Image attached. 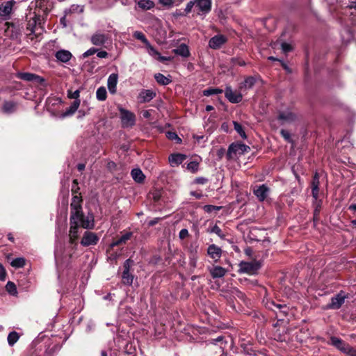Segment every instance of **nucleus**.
Returning <instances> with one entry per match:
<instances>
[{
  "label": "nucleus",
  "mask_w": 356,
  "mask_h": 356,
  "mask_svg": "<svg viewBox=\"0 0 356 356\" xmlns=\"http://www.w3.org/2000/svg\"><path fill=\"white\" fill-rule=\"evenodd\" d=\"M70 241L74 243L79 236L80 227L86 229H92L95 227V218L92 213H88L86 218H75L74 216L70 218Z\"/></svg>",
  "instance_id": "1"
},
{
  "label": "nucleus",
  "mask_w": 356,
  "mask_h": 356,
  "mask_svg": "<svg viewBox=\"0 0 356 356\" xmlns=\"http://www.w3.org/2000/svg\"><path fill=\"white\" fill-rule=\"evenodd\" d=\"M118 111L123 128H131L135 125L136 115L133 112L122 108L121 106H118Z\"/></svg>",
  "instance_id": "2"
},
{
  "label": "nucleus",
  "mask_w": 356,
  "mask_h": 356,
  "mask_svg": "<svg viewBox=\"0 0 356 356\" xmlns=\"http://www.w3.org/2000/svg\"><path fill=\"white\" fill-rule=\"evenodd\" d=\"M250 149V147L245 144L232 143L227 149L226 157L227 160H233L238 156L248 152Z\"/></svg>",
  "instance_id": "3"
},
{
  "label": "nucleus",
  "mask_w": 356,
  "mask_h": 356,
  "mask_svg": "<svg viewBox=\"0 0 356 356\" xmlns=\"http://www.w3.org/2000/svg\"><path fill=\"white\" fill-rule=\"evenodd\" d=\"M261 267V263L259 261H241L239 264L240 272L247 273L250 275H256Z\"/></svg>",
  "instance_id": "4"
},
{
  "label": "nucleus",
  "mask_w": 356,
  "mask_h": 356,
  "mask_svg": "<svg viewBox=\"0 0 356 356\" xmlns=\"http://www.w3.org/2000/svg\"><path fill=\"white\" fill-rule=\"evenodd\" d=\"M82 199L79 196H74L70 204V218H86L81 207Z\"/></svg>",
  "instance_id": "5"
},
{
  "label": "nucleus",
  "mask_w": 356,
  "mask_h": 356,
  "mask_svg": "<svg viewBox=\"0 0 356 356\" xmlns=\"http://www.w3.org/2000/svg\"><path fill=\"white\" fill-rule=\"evenodd\" d=\"M211 348L220 356H224L225 349L227 346V341L222 336H219L216 339H211L210 342Z\"/></svg>",
  "instance_id": "6"
},
{
  "label": "nucleus",
  "mask_w": 356,
  "mask_h": 356,
  "mask_svg": "<svg viewBox=\"0 0 356 356\" xmlns=\"http://www.w3.org/2000/svg\"><path fill=\"white\" fill-rule=\"evenodd\" d=\"M195 8H197L199 15H206L211 10V0H195Z\"/></svg>",
  "instance_id": "7"
},
{
  "label": "nucleus",
  "mask_w": 356,
  "mask_h": 356,
  "mask_svg": "<svg viewBox=\"0 0 356 356\" xmlns=\"http://www.w3.org/2000/svg\"><path fill=\"white\" fill-rule=\"evenodd\" d=\"M346 298H347V296L345 292L342 291H340L335 296L331 298V302L328 305V308L332 309H339L344 303Z\"/></svg>",
  "instance_id": "8"
},
{
  "label": "nucleus",
  "mask_w": 356,
  "mask_h": 356,
  "mask_svg": "<svg viewBox=\"0 0 356 356\" xmlns=\"http://www.w3.org/2000/svg\"><path fill=\"white\" fill-rule=\"evenodd\" d=\"M14 0L6 1L0 5V17L3 19H8L15 4Z\"/></svg>",
  "instance_id": "9"
},
{
  "label": "nucleus",
  "mask_w": 356,
  "mask_h": 356,
  "mask_svg": "<svg viewBox=\"0 0 356 356\" xmlns=\"http://www.w3.org/2000/svg\"><path fill=\"white\" fill-rule=\"evenodd\" d=\"M225 97L233 104L239 103L242 101L243 96L241 92L233 90L230 86H227L225 90Z\"/></svg>",
  "instance_id": "10"
},
{
  "label": "nucleus",
  "mask_w": 356,
  "mask_h": 356,
  "mask_svg": "<svg viewBox=\"0 0 356 356\" xmlns=\"http://www.w3.org/2000/svg\"><path fill=\"white\" fill-rule=\"evenodd\" d=\"M4 26H6L4 31L6 36L12 39H16L20 35V29L13 23L6 22Z\"/></svg>",
  "instance_id": "11"
},
{
  "label": "nucleus",
  "mask_w": 356,
  "mask_h": 356,
  "mask_svg": "<svg viewBox=\"0 0 356 356\" xmlns=\"http://www.w3.org/2000/svg\"><path fill=\"white\" fill-rule=\"evenodd\" d=\"M99 241V238L96 234L90 232H85L83 236L81 241L83 246H90L96 245Z\"/></svg>",
  "instance_id": "12"
},
{
  "label": "nucleus",
  "mask_w": 356,
  "mask_h": 356,
  "mask_svg": "<svg viewBox=\"0 0 356 356\" xmlns=\"http://www.w3.org/2000/svg\"><path fill=\"white\" fill-rule=\"evenodd\" d=\"M227 42V38L223 35H216L209 41V46L213 49H219Z\"/></svg>",
  "instance_id": "13"
},
{
  "label": "nucleus",
  "mask_w": 356,
  "mask_h": 356,
  "mask_svg": "<svg viewBox=\"0 0 356 356\" xmlns=\"http://www.w3.org/2000/svg\"><path fill=\"white\" fill-rule=\"evenodd\" d=\"M108 40L107 35L97 31L91 35L90 42L95 46H103Z\"/></svg>",
  "instance_id": "14"
},
{
  "label": "nucleus",
  "mask_w": 356,
  "mask_h": 356,
  "mask_svg": "<svg viewBox=\"0 0 356 356\" xmlns=\"http://www.w3.org/2000/svg\"><path fill=\"white\" fill-rule=\"evenodd\" d=\"M268 192L269 188L265 184L257 186L253 191L254 195L260 202H263L266 200L268 195Z\"/></svg>",
  "instance_id": "15"
},
{
  "label": "nucleus",
  "mask_w": 356,
  "mask_h": 356,
  "mask_svg": "<svg viewBox=\"0 0 356 356\" xmlns=\"http://www.w3.org/2000/svg\"><path fill=\"white\" fill-rule=\"evenodd\" d=\"M207 254L214 261H218L222 256V250L216 245L211 244L207 248Z\"/></svg>",
  "instance_id": "16"
},
{
  "label": "nucleus",
  "mask_w": 356,
  "mask_h": 356,
  "mask_svg": "<svg viewBox=\"0 0 356 356\" xmlns=\"http://www.w3.org/2000/svg\"><path fill=\"white\" fill-rule=\"evenodd\" d=\"M17 77L27 81H35L38 83L44 81V79L40 76L29 72H20L17 74Z\"/></svg>",
  "instance_id": "17"
},
{
  "label": "nucleus",
  "mask_w": 356,
  "mask_h": 356,
  "mask_svg": "<svg viewBox=\"0 0 356 356\" xmlns=\"http://www.w3.org/2000/svg\"><path fill=\"white\" fill-rule=\"evenodd\" d=\"M156 97V92L152 90H143L140 93L138 98L140 102H149Z\"/></svg>",
  "instance_id": "18"
},
{
  "label": "nucleus",
  "mask_w": 356,
  "mask_h": 356,
  "mask_svg": "<svg viewBox=\"0 0 356 356\" xmlns=\"http://www.w3.org/2000/svg\"><path fill=\"white\" fill-rule=\"evenodd\" d=\"M186 156L183 154H172L169 156L168 160L172 167L177 166L186 159Z\"/></svg>",
  "instance_id": "19"
},
{
  "label": "nucleus",
  "mask_w": 356,
  "mask_h": 356,
  "mask_svg": "<svg viewBox=\"0 0 356 356\" xmlns=\"http://www.w3.org/2000/svg\"><path fill=\"white\" fill-rule=\"evenodd\" d=\"M55 57L60 62L67 63L72 58V54L68 50L60 49L56 52Z\"/></svg>",
  "instance_id": "20"
},
{
  "label": "nucleus",
  "mask_w": 356,
  "mask_h": 356,
  "mask_svg": "<svg viewBox=\"0 0 356 356\" xmlns=\"http://www.w3.org/2000/svg\"><path fill=\"white\" fill-rule=\"evenodd\" d=\"M319 184V176L318 172H316L312 181V194L315 200H317L318 198Z\"/></svg>",
  "instance_id": "21"
},
{
  "label": "nucleus",
  "mask_w": 356,
  "mask_h": 356,
  "mask_svg": "<svg viewBox=\"0 0 356 356\" xmlns=\"http://www.w3.org/2000/svg\"><path fill=\"white\" fill-rule=\"evenodd\" d=\"M118 76L117 74H111L109 75L107 80L108 89L111 94L116 92V86L118 83Z\"/></svg>",
  "instance_id": "22"
},
{
  "label": "nucleus",
  "mask_w": 356,
  "mask_h": 356,
  "mask_svg": "<svg viewBox=\"0 0 356 356\" xmlns=\"http://www.w3.org/2000/svg\"><path fill=\"white\" fill-rule=\"evenodd\" d=\"M278 118L282 122V123L291 122L296 120V115L292 111L287 110L281 112Z\"/></svg>",
  "instance_id": "23"
},
{
  "label": "nucleus",
  "mask_w": 356,
  "mask_h": 356,
  "mask_svg": "<svg viewBox=\"0 0 356 356\" xmlns=\"http://www.w3.org/2000/svg\"><path fill=\"white\" fill-rule=\"evenodd\" d=\"M226 272L225 268L219 266H213L209 270V273L213 278H221L225 276Z\"/></svg>",
  "instance_id": "24"
},
{
  "label": "nucleus",
  "mask_w": 356,
  "mask_h": 356,
  "mask_svg": "<svg viewBox=\"0 0 356 356\" xmlns=\"http://www.w3.org/2000/svg\"><path fill=\"white\" fill-rule=\"evenodd\" d=\"M172 51L175 54L184 58H188L191 55L188 47L186 44H181L177 49H173Z\"/></svg>",
  "instance_id": "25"
},
{
  "label": "nucleus",
  "mask_w": 356,
  "mask_h": 356,
  "mask_svg": "<svg viewBox=\"0 0 356 356\" xmlns=\"http://www.w3.org/2000/svg\"><path fill=\"white\" fill-rule=\"evenodd\" d=\"M330 341L332 346H334L343 353L346 350V348L348 346V343H346L343 340L336 337H331Z\"/></svg>",
  "instance_id": "26"
},
{
  "label": "nucleus",
  "mask_w": 356,
  "mask_h": 356,
  "mask_svg": "<svg viewBox=\"0 0 356 356\" xmlns=\"http://www.w3.org/2000/svg\"><path fill=\"white\" fill-rule=\"evenodd\" d=\"M131 175L133 179L138 183H142L145 177L142 170L139 168L133 169Z\"/></svg>",
  "instance_id": "27"
},
{
  "label": "nucleus",
  "mask_w": 356,
  "mask_h": 356,
  "mask_svg": "<svg viewBox=\"0 0 356 356\" xmlns=\"http://www.w3.org/2000/svg\"><path fill=\"white\" fill-rule=\"evenodd\" d=\"M137 5L141 10H147L153 8L155 4L152 0H139Z\"/></svg>",
  "instance_id": "28"
},
{
  "label": "nucleus",
  "mask_w": 356,
  "mask_h": 356,
  "mask_svg": "<svg viewBox=\"0 0 356 356\" xmlns=\"http://www.w3.org/2000/svg\"><path fill=\"white\" fill-rule=\"evenodd\" d=\"M154 79L158 83L162 86H167L172 81L170 76H165V75L161 73L155 74Z\"/></svg>",
  "instance_id": "29"
},
{
  "label": "nucleus",
  "mask_w": 356,
  "mask_h": 356,
  "mask_svg": "<svg viewBox=\"0 0 356 356\" xmlns=\"http://www.w3.org/2000/svg\"><path fill=\"white\" fill-rule=\"evenodd\" d=\"M16 108L17 104L15 102H5L3 105L2 111L5 113L10 114L14 113L16 111Z\"/></svg>",
  "instance_id": "30"
},
{
  "label": "nucleus",
  "mask_w": 356,
  "mask_h": 356,
  "mask_svg": "<svg viewBox=\"0 0 356 356\" xmlns=\"http://www.w3.org/2000/svg\"><path fill=\"white\" fill-rule=\"evenodd\" d=\"M80 99L74 100L70 106L66 109L63 116H69L74 114L80 106Z\"/></svg>",
  "instance_id": "31"
},
{
  "label": "nucleus",
  "mask_w": 356,
  "mask_h": 356,
  "mask_svg": "<svg viewBox=\"0 0 356 356\" xmlns=\"http://www.w3.org/2000/svg\"><path fill=\"white\" fill-rule=\"evenodd\" d=\"M131 232H127L123 234L120 238L112 243L111 247L118 246L122 243H124L127 241L131 238Z\"/></svg>",
  "instance_id": "32"
},
{
  "label": "nucleus",
  "mask_w": 356,
  "mask_h": 356,
  "mask_svg": "<svg viewBox=\"0 0 356 356\" xmlns=\"http://www.w3.org/2000/svg\"><path fill=\"white\" fill-rule=\"evenodd\" d=\"M122 280L124 284L131 286L133 283L134 276L128 271H123Z\"/></svg>",
  "instance_id": "33"
},
{
  "label": "nucleus",
  "mask_w": 356,
  "mask_h": 356,
  "mask_svg": "<svg viewBox=\"0 0 356 356\" xmlns=\"http://www.w3.org/2000/svg\"><path fill=\"white\" fill-rule=\"evenodd\" d=\"M107 97V92L105 87L102 86L97 88L96 91V97L99 101L106 100Z\"/></svg>",
  "instance_id": "34"
},
{
  "label": "nucleus",
  "mask_w": 356,
  "mask_h": 356,
  "mask_svg": "<svg viewBox=\"0 0 356 356\" xmlns=\"http://www.w3.org/2000/svg\"><path fill=\"white\" fill-rule=\"evenodd\" d=\"M26 264V260L23 257H17L14 259L11 263L10 265L16 268H22Z\"/></svg>",
  "instance_id": "35"
},
{
  "label": "nucleus",
  "mask_w": 356,
  "mask_h": 356,
  "mask_svg": "<svg viewBox=\"0 0 356 356\" xmlns=\"http://www.w3.org/2000/svg\"><path fill=\"white\" fill-rule=\"evenodd\" d=\"M133 36H134L136 39H137V40H138L141 41V42H143L145 46H146L148 43H149V41H148V40L147 39V38H146V36L145 35V34H144L143 32H141V31H134V33H133Z\"/></svg>",
  "instance_id": "36"
},
{
  "label": "nucleus",
  "mask_w": 356,
  "mask_h": 356,
  "mask_svg": "<svg viewBox=\"0 0 356 356\" xmlns=\"http://www.w3.org/2000/svg\"><path fill=\"white\" fill-rule=\"evenodd\" d=\"M233 125H234V129L240 135V136L243 139H246L247 136L245 134V132L242 125L236 121L233 122Z\"/></svg>",
  "instance_id": "37"
},
{
  "label": "nucleus",
  "mask_w": 356,
  "mask_h": 356,
  "mask_svg": "<svg viewBox=\"0 0 356 356\" xmlns=\"http://www.w3.org/2000/svg\"><path fill=\"white\" fill-rule=\"evenodd\" d=\"M19 334L13 331L9 333L8 336V343L10 346H13L19 339Z\"/></svg>",
  "instance_id": "38"
},
{
  "label": "nucleus",
  "mask_w": 356,
  "mask_h": 356,
  "mask_svg": "<svg viewBox=\"0 0 356 356\" xmlns=\"http://www.w3.org/2000/svg\"><path fill=\"white\" fill-rule=\"evenodd\" d=\"M266 307L270 309H274V307L280 310V313H283L284 314H286L285 310L282 311V309H286V306H283L280 304H276L273 301H270L266 303Z\"/></svg>",
  "instance_id": "39"
},
{
  "label": "nucleus",
  "mask_w": 356,
  "mask_h": 356,
  "mask_svg": "<svg viewBox=\"0 0 356 356\" xmlns=\"http://www.w3.org/2000/svg\"><path fill=\"white\" fill-rule=\"evenodd\" d=\"M255 82H256V80L254 77L248 76L245 79L242 87L250 89V88H252V86L254 85Z\"/></svg>",
  "instance_id": "40"
},
{
  "label": "nucleus",
  "mask_w": 356,
  "mask_h": 356,
  "mask_svg": "<svg viewBox=\"0 0 356 356\" xmlns=\"http://www.w3.org/2000/svg\"><path fill=\"white\" fill-rule=\"evenodd\" d=\"M145 47H146L147 53L151 56L154 57L157 59L160 53L153 46H152L150 43H148Z\"/></svg>",
  "instance_id": "41"
},
{
  "label": "nucleus",
  "mask_w": 356,
  "mask_h": 356,
  "mask_svg": "<svg viewBox=\"0 0 356 356\" xmlns=\"http://www.w3.org/2000/svg\"><path fill=\"white\" fill-rule=\"evenodd\" d=\"M222 209V207H219V206H215V205H211V204H207V205H204L203 207V209L205 212L208 213H211L212 212H216V211H220V209Z\"/></svg>",
  "instance_id": "42"
},
{
  "label": "nucleus",
  "mask_w": 356,
  "mask_h": 356,
  "mask_svg": "<svg viewBox=\"0 0 356 356\" xmlns=\"http://www.w3.org/2000/svg\"><path fill=\"white\" fill-rule=\"evenodd\" d=\"M6 291L11 295L15 296L17 293L15 284L12 282H8L6 285Z\"/></svg>",
  "instance_id": "43"
},
{
  "label": "nucleus",
  "mask_w": 356,
  "mask_h": 356,
  "mask_svg": "<svg viewBox=\"0 0 356 356\" xmlns=\"http://www.w3.org/2000/svg\"><path fill=\"white\" fill-rule=\"evenodd\" d=\"M222 92V90L219 88H209L203 91L204 96H210L213 95H218Z\"/></svg>",
  "instance_id": "44"
},
{
  "label": "nucleus",
  "mask_w": 356,
  "mask_h": 356,
  "mask_svg": "<svg viewBox=\"0 0 356 356\" xmlns=\"http://www.w3.org/2000/svg\"><path fill=\"white\" fill-rule=\"evenodd\" d=\"M187 169L193 173L197 172L199 169V163L197 161H191L187 165Z\"/></svg>",
  "instance_id": "45"
},
{
  "label": "nucleus",
  "mask_w": 356,
  "mask_h": 356,
  "mask_svg": "<svg viewBox=\"0 0 356 356\" xmlns=\"http://www.w3.org/2000/svg\"><path fill=\"white\" fill-rule=\"evenodd\" d=\"M166 136L168 139L171 140H176L177 143H180L181 141V138L177 136V134L175 132L168 131L166 133Z\"/></svg>",
  "instance_id": "46"
},
{
  "label": "nucleus",
  "mask_w": 356,
  "mask_h": 356,
  "mask_svg": "<svg viewBox=\"0 0 356 356\" xmlns=\"http://www.w3.org/2000/svg\"><path fill=\"white\" fill-rule=\"evenodd\" d=\"M211 232L216 234L221 238H225V235L222 234L221 229L216 225L211 228Z\"/></svg>",
  "instance_id": "47"
},
{
  "label": "nucleus",
  "mask_w": 356,
  "mask_h": 356,
  "mask_svg": "<svg viewBox=\"0 0 356 356\" xmlns=\"http://www.w3.org/2000/svg\"><path fill=\"white\" fill-rule=\"evenodd\" d=\"M195 6V0H191L187 4L184 9V13L185 15H188L190 13L193 9V8Z\"/></svg>",
  "instance_id": "48"
},
{
  "label": "nucleus",
  "mask_w": 356,
  "mask_h": 356,
  "mask_svg": "<svg viewBox=\"0 0 356 356\" xmlns=\"http://www.w3.org/2000/svg\"><path fill=\"white\" fill-rule=\"evenodd\" d=\"M159 1L163 6L168 8H172L175 3V0H159Z\"/></svg>",
  "instance_id": "49"
},
{
  "label": "nucleus",
  "mask_w": 356,
  "mask_h": 356,
  "mask_svg": "<svg viewBox=\"0 0 356 356\" xmlns=\"http://www.w3.org/2000/svg\"><path fill=\"white\" fill-rule=\"evenodd\" d=\"M343 353L348 354L350 356H356V349L348 344Z\"/></svg>",
  "instance_id": "50"
},
{
  "label": "nucleus",
  "mask_w": 356,
  "mask_h": 356,
  "mask_svg": "<svg viewBox=\"0 0 356 356\" xmlns=\"http://www.w3.org/2000/svg\"><path fill=\"white\" fill-rule=\"evenodd\" d=\"M96 52H97V49H96L95 47H91L89 49H88L86 51H85L83 54L82 56H83V58H86V57L93 55Z\"/></svg>",
  "instance_id": "51"
},
{
  "label": "nucleus",
  "mask_w": 356,
  "mask_h": 356,
  "mask_svg": "<svg viewBox=\"0 0 356 356\" xmlns=\"http://www.w3.org/2000/svg\"><path fill=\"white\" fill-rule=\"evenodd\" d=\"M6 271L3 266L0 263V280L5 281L6 279Z\"/></svg>",
  "instance_id": "52"
},
{
  "label": "nucleus",
  "mask_w": 356,
  "mask_h": 356,
  "mask_svg": "<svg viewBox=\"0 0 356 356\" xmlns=\"http://www.w3.org/2000/svg\"><path fill=\"white\" fill-rule=\"evenodd\" d=\"M68 96L71 99H74V100L79 99L80 91L79 90H76L74 92H69Z\"/></svg>",
  "instance_id": "53"
},
{
  "label": "nucleus",
  "mask_w": 356,
  "mask_h": 356,
  "mask_svg": "<svg viewBox=\"0 0 356 356\" xmlns=\"http://www.w3.org/2000/svg\"><path fill=\"white\" fill-rule=\"evenodd\" d=\"M281 47H282V50L284 53H287L292 50V47H291V44L286 43V42H282L281 44Z\"/></svg>",
  "instance_id": "54"
},
{
  "label": "nucleus",
  "mask_w": 356,
  "mask_h": 356,
  "mask_svg": "<svg viewBox=\"0 0 356 356\" xmlns=\"http://www.w3.org/2000/svg\"><path fill=\"white\" fill-rule=\"evenodd\" d=\"M280 134L282 135V136L288 142H290L291 141V134L290 133L285 130V129H282L280 131Z\"/></svg>",
  "instance_id": "55"
},
{
  "label": "nucleus",
  "mask_w": 356,
  "mask_h": 356,
  "mask_svg": "<svg viewBox=\"0 0 356 356\" xmlns=\"http://www.w3.org/2000/svg\"><path fill=\"white\" fill-rule=\"evenodd\" d=\"M233 294L234 295V296L238 298L239 299L245 302V296L243 292L238 291V289H234L233 291Z\"/></svg>",
  "instance_id": "56"
},
{
  "label": "nucleus",
  "mask_w": 356,
  "mask_h": 356,
  "mask_svg": "<svg viewBox=\"0 0 356 356\" xmlns=\"http://www.w3.org/2000/svg\"><path fill=\"white\" fill-rule=\"evenodd\" d=\"M133 263V261L131 260L130 259H127L124 262V264H123V267H124V271H128L129 272L130 270V267L131 266V264Z\"/></svg>",
  "instance_id": "57"
},
{
  "label": "nucleus",
  "mask_w": 356,
  "mask_h": 356,
  "mask_svg": "<svg viewBox=\"0 0 356 356\" xmlns=\"http://www.w3.org/2000/svg\"><path fill=\"white\" fill-rule=\"evenodd\" d=\"M188 235H189V234H188V229L184 228V229H181V231L179 232V237L180 239H184L186 237H188Z\"/></svg>",
  "instance_id": "58"
},
{
  "label": "nucleus",
  "mask_w": 356,
  "mask_h": 356,
  "mask_svg": "<svg viewBox=\"0 0 356 356\" xmlns=\"http://www.w3.org/2000/svg\"><path fill=\"white\" fill-rule=\"evenodd\" d=\"M207 181H208V179H207V178H204V177H197V178L194 180V182H195V184H206Z\"/></svg>",
  "instance_id": "59"
},
{
  "label": "nucleus",
  "mask_w": 356,
  "mask_h": 356,
  "mask_svg": "<svg viewBox=\"0 0 356 356\" xmlns=\"http://www.w3.org/2000/svg\"><path fill=\"white\" fill-rule=\"evenodd\" d=\"M225 154V148H219L216 151V155L219 159H221L224 155Z\"/></svg>",
  "instance_id": "60"
},
{
  "label": "nucleus",
  "mask_w": 356,
  "mask_h": 356,
  "mask_svg": "<svg viewBox=\"0 0 356 356\" xmlns=\"http://www.w3.org/2000/svg\"><path fill=\"white\" fill-rule=\"evenodd\" d=\"M97 53V56L99 58H107L108 56V54L106 51H98Z\"/></svg>",
  "instance_id": "61"
},
{
  "label": "nucleus",
  "mask_w": 356,
  "mask_h": 356,
  "mask_svg": "<svg viewBox=\"0 0 356 356\" xmlns=\"http://www.w3.org/2000/svg\"><path fill=\"white\" fill-rule=\"evenodd\" d=\"M171 57L163 56L160 54L157 58V60H159L161 62L170 61L171 60Z\"/></svg>",
  "instance_id": "62"
},
{
  "label": "nucleus",
  "mask_w": 356,
  "mask_h": 356,
  "mask_svg": "<svg viewBox=\"0 0 356 356\" xmlns=\"http://www.w3.org/2000/svg\"><path fill=\"white\" fill-rule=\"evenodd\" d=\"M190 252H191V257H195V256H197V247L195 246V248H193L191 246V248H190Z\"/></svg>",
  "instance_id": "63"
},
{
  "label": "nucleus",
  "mask_w": 356,
  "mask_h": 356,
  "mask_svg": "<svg viewBox=\"0 0 356 356\" xmlns=\"http://www.w3.org/2000/svg\"><path fill=\"white\" fill-rule=\"evenodd\" d=\"M196 262H197V256H195V257H190V264L192 266L195 267L196 266Z\"/></svg>",
  "instance_id": "64"
}]
</instances>
